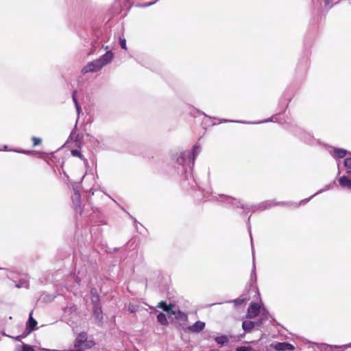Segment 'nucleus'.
<instances>
[{
	"mask_svg": "<svg viewBox=\"0 0 351 351\" xmlns=\"http://www.w3.org/2000/svg\"><path fill=\"white\" fill-rule=\"evenodd\" d=\"M95 345V342L87 339L86 332L80 333L75 339L74 348L66 351H85V349L90 348Z\"/></svg>",
	"mask_w": 351,
	"mask_h": 351,
	"instance_id": "1",
	"label": "nucleus"
},
{
	"mask_svg": "<svg viewBox=\"0 0 351 351\" xmlns=\"http://www.w3.org/2000/svg\"><path fill=\"white\" fill-rule=\"evenodd\" d=\"M269 347L276 351H293L295 350L293 345L287 342H274Z\"/></svg>",
	"mask_w": 351,
	"mask_h": 351,
	"instance_id": "2",
	"label": "nucleus"
},
{
	"mask_svg": "<svg viewBox=\"0 0 351 351\" xmlns=\"http://www.w3.org/2000/svg\"><path fill=\"white\" fill-rule=\"evenodd\" d=\"M261 306L258 303L252 302L247 309L246 317L249 319L256 317L260 313Z\"/></svg>",
	"mask_w": 351,
	"mask_h": 351,
	"instance_id": "3",
	"label": "nucleus"
},
{
	"mask_svg": "<svg viewBox=\"0 0 351 351\" xmlns=\"http://www.w3.org/2000/svg\"><path fill=\"white\" fill-rule=\"evenodd\" d=\"M102 68L99 61L97 59L88 63L82 70L84 73L88 72H95L100 70Z\"/></svg>",
	"mask_w": 351,
	"mask_h": 351,
	"instance_id": "4",
	"label": "nucleus"
},
{
	"mask_svg": "<svg viewBox=\"0 0 351 351\" xmlns=\"http://www.w3.org/2000/svg\"><path fill=\"white\" fill-rule=\"evenodd\" d=\"M113 56L114 55L112 52L108 51L97 60L99 61V63L101 64V66L103 67L105 65L109 64L112 61Z\"/></svg>",
	"mask_w": 351,
	"mask_h": 351,
	"instance_id": "5",
	"label": "nucleus"
},
{
	"mask_svg": "<svg viewBox=\"0 0 351 351\" xmlns=\"http://www.w3.org/2000/svg\"><path fill=\"white\" fill-rule=\"evenodd\" d=\"M262 324V321H258L257 322H254L252 321H244L242 324L243 329L245 332H250L252 329L254 327V326H260Z\"/></svg>",
	"mask_w": 351,
	"mask_h": 351,
	"instance_id": "6",
	"label": "nucleus"
},
{
	"mask_svg": "<svg viewBox=\"0 0 351 351\" xmlns=\"http://www.w3.org/2000/svg\"><path fill=\"white\" fill-rule=\"evenodd\" d=\"M201 152V147L199 145H195L193 147V150L191 153H189L187 156L191 160L192 165H194L196 157L199 155Z\"/></svg>",
	"mask_w": 351,
	"mask_h": 351,
	"instance_id": "7",
	"label": "nucleus"
},
{
	"mask_svg": "<svg viewBox=\"0 0 351 351\" xmlns=\"http://www.w3.org/2000/svg\"><path fill=\"white\" fill-rule=\"evenodd\" d=\"M339 185L345 189L351 190V178L343 176L339 178Z\"/></svg>",
	"mask_w": 351,
	"mask_h": 351,
	"instance_id": "8",
	"label": "nucleus"
},
{
	"mask_svg": "<svg viewBox=\"0 0 351 351\" xmlns=\"http://www.w3.org/2000/svg\"><path fill=\"white\" fill-rule=\"evenodd\" d=\"M169 315H175L178 319L185 320L187 318L186 313L182 312L179 309H174V307H171V311L169 312Z\"/></svg>",
	"mask_w": 351,
	"mask_h": 351,
	"instance_id": "9",
	"label": "nucleus"
},
{
	"mask_svg": "<svg viewBox=\"0 0 351 351\" xmlns=\"http://www.w3.org/2000/svg\"><path fill=\"white\" fill-rule=\"evenodd\" d=\"M205 327V323L201 321L196 322L193 325L189 326V329L193 332H199Z\"/></svg>",
	"mask_w": 351,
	"mask_h": 351,
	"instance_id": "10",
	"label": "nucleus"
},
{
	"mask_svg": "<svg viewBox=\"0 0 351 351\" xmlns=\"http://www.w3.org/2000/svg\"><path fill=\"white\" fill-rule=\"evenodd\" d=\"M347 154V151L343 149H334L333 152H331V154L335 158H342L346 156Z\"/></svg>",
	"mask_w": 351,
	"mask_h": 351,
	"instance_id": "11",
	"label": "nucleus"
},
{
	"mask_svg": "<svg viewBox=\"0 0 351 351\" xmlns=\"http://www.w3.org/2000/svg\"><path fill=\"white\" fill-rule=\"evenodd\" d=\"M93 314L95 319L100 322L102 319V311L100 305H95L93 307Z\"/></svg>",
	"mask_w": 351,
	"mask_h": 351,
	"instance_id": "12",
	"label": "nucleus"
},
{
	"mask_svg": "<svg viewBox=\"0 0 351 351\" xmlns=\"http://www.w3.org/2000/svg\"><path fill=\"white\" fill-rule=\"evenodd\" d=\"M157 307L163 309L165 312L169 313V311H171V307H174V305H167L165 302L161 301L160 302L158 303Z\"/></svg>",
	"mask_w": 351,
	"mask_h": 351,
	"instance_id": "13",
	"label": "nucleus"
},
{
	"mask_svg": "<svg viewBox=\"0 0 351 351\" xmlns=\"http://www.w3.org/2000/svg\"><path fill=\"white\" fill-rule=\"evenodd\" d=\"M157 320L159 323H160L162 325H167L168 322L166 317V315L162 313H160L157 316Z\"/></svg>",
	"mask_w": 351,
	"mask_h": 351,
	"instance_id": "14",
	"label": "nucleus"
},
{
	"mask_svg": "<svg viewBox=\"0 0 351 351\" xmlns=\"http://www.w3.org/2000/svg\"><path fill=\"white\" fill-rule=\"evenodd\" d=\"M36 324H37V322L34 319H33V317H32V313H31L29 314V321H28V326L32 330H34Z\"/></svg>",
	"mask_w": 351,
	"mask_h": 351,
	"instance_id": "15",
	"label": "nucleus"
},
{
	"mask_svg": "<svg viewBox=\"0 0 351 351\" xmlns=\"http://www.w3.org/2000/svg\"><path fill=\"white\" fill-rule=\"evenodd\" d=\"M72 199L74 204L76 205H80V195L77 191H75L73 196L72 197Z\"/></svg>",
	"mask_w": 351,
	"mask_h": 351,
	"instance_id": "16",
	"label": "nucleus"
},
{
	"mask_svg": "<svg viewBox=\"0 0 351 351\" xmlns=\"http://www.w3.org/2000/svg\"><path fill=\"white\" fill-rule=\"evenodd\" d=\"M260 313H261V316H262V319H261V321L263 322V320L268 319L269 313H268V311L266 310V308L264 306H261V309Z\"/></svg>",
	"mask_w": 351,
	"mask_h": 351,
	"instance_id": "17",
	"label": "nucleus"
},
{
	"mask_svg": "<svg viewBox=\"0 0 351 351\" xmlns=\"http://www.w3.org/2000/svg\"><path fill=\"white\" fill-rule=\"evenodd\" d=\"M215 341L219 344H223L228 342V339L226 336H221L216 337Z\"/></svg>",
	"mask_w": 351,
	"mask_h": 351,
	"instance_id": "18",
	"label": "nucleus"
},
{
	"mask_svg": "<svg viewBox=\"0 0 351 351\" xmlns=\"http://www.w3.org/2000/svg\"><path fill=\"white\" fill-rule=\"evenodd\" d=\"M138 309V306L136 304H130L128 305V311L130 312L131 313H134L135 312H136Z\"/></svg>",
	"mask_w": 351,
	"mask_h": 351,
	"instance_id": "19",
	"label": "nucleus"
},
{
	"mask_svg": "<svg viewBox=\"0 0 351 351\" xmlns=\"http://www.w3.org/2000/svg\"><path fill=\"white\" fill-rule=\"evenodd\" d=\"M91 301L93 303L94 306L99 305V296L97 294H92Z\"/></svg>",
	"mask_w": 351,
	"mask_h": 351,
	"instance_id": "20",
	"label": "nucleus"
},
{
	"mask_svg": "<svg viewBox=\"0 0 351 351\" xmlns=\"http://www.w3.org/2000/svg\"><path fill=\"white\" fill-rule=\"evenodd\" d=\"M252 348L250 346H241L237 348V351H251Z\"/></svg>",
	"mask_w": 351,
	"mask_h": 351,
	"instance_id": "21",
	"label": "nucleus"
},
{
	"mask_svg": "<svg viewBox=\"0 0 351 351\" xmlns=\"http://www.w3.org/2000/svg\"><path fill=\"white\" fill-rule=\"evenodd\" d=\"M344 166L347 169H351V158H348L344 160Z\"/></svg>",
	"mask_w": 351,
	"mask_h": 351,
	"instance_id": "22",
	"label": "nucleus"
},
{
	"mask_svg": "<svg viewBox=\"0 0 351 351\" xmlns=\"http://www.w3.org/2000/svg\"><path fill=\"white\" fill-rule=\"evenodd\" d=\"M22 351H34V350L32 346L25 344L22 347Z\"/></svg>",
	"mask_w": 351,
	"mask_h": 351,
	"instance_id": "23",
	"label": "nucleus"
},
{
	"mask_svg": "<svg viewBox=\"0 0 351 351\" xmlns=\"http://www.w3.org/2000/svg\"><path fill=\"white\" fill-rule=\"evenodd\" d=\"M71 154L73 156H76V157H80V158H82V154L80 153V152L77 149H73L71 151Z\"/></svg>",
	"mask_w": 351,
	"mask_h": 351,
	"instance_id": "24",
	"label": "nucleus"
},
{
	"mask_svg": "<svg viewBox=\"0 0 351 351\" xmlns=\"http://www.w3.org/2000/svg\"><path fill=\"white\" fill-rule=\"evenodd\" d=\"M120 45L122 49H126V40L124 38H120Z\"/></svg>",
	"mask_w": 351,
	"mask_h": 351,
	"instance_id": "25",
	"label": "nucleus"
},
{
	"mask_svg": "<svg viewBox=\"0 0 351 351\" xmlns=\"http://www.w3.org/2000/svg\"><path fill=\"white\" fill-rule=\"evenodd\" d=\"M32 141L34 142V146H36L41 143V139L37 137H33Z\"/></svg>",
	"mask_w": 351,
	"mask_h": 351,
	"instance_id": "26",
	"label": "nucleus"
},
{
	"mask_svg": "<svg viewBox=\"0 0 351 351\" xmlns=\"http://www.w3.org/2000/svg\"><path fill=\"white\" fill-rule=\"evenodd\" d=\"M75 108H76V110L77 112V115L79 116V114L81 112V107H80V104H78V102H75Z\"/></svg>",
	"mask_w": 351,
	"mask_h": 351,
	"instance_id": "27",
	"label": "nucleus"
},
{
	"mask_svg": "<svg viewBox=\"0 0 351 351\" xmlns=\"http://www.w3.org/2000/svg\"><path fill=\"white\" fill-rule=\"evenodd\" d=\"M243 302V300L237 299L234 300V303L237 305H240Z\"/></svg>",
	"mask_w": 351,
	"mask_h": 351,
	"instance_id": "28",
	"label": "nucleus"
},
{
	"mask_svg": "<svg viewBox=\"0 0 351 351\" xmlns=\"http://www.w3.org/2000/svg\"><path fill=\"white\" fill-rule=\"evenodd\" d=\"M333 0H325V3L327 5H330L332 3Z\"/></svg>",
	"mask_w": 351,
	"mask_h": 351,
	"instance_id": "29",
	"label": "nucleus"
},
{
	"mask_svg": "<svg viewBox=\"0 0 351 351\" xmlns=\"http://www.w3.org/2000/svg\"><path fill=\"white\" fill-rule=\"evenodd\" d=\"M73 101L75 104V102H77V101L76 99V97H75V93H73Z\"/></svg>",
	"mask_w": 351,
	"mask_h": 351,
	"instance_id": "30",
	"label": "nucleus"
},
{
	"mask_svg": "<svg viewBox=\"0 0 351 351\" xmlns=\"http://www.w3.org/2000/svg\"><path fill=\"white\" fill-rule=\"evenodd\" d=\"M43 350H46V351H66V350H47V349H43Z\"/></svg>",
	"mask_w": 351,
	"mask_h": 351,
	"instance_id": "31",
	"label": "nucleus"
},
{
	"mask_svg": "<svg viewBox=\"0 0 351 351\" xmlns=\"http://www.w3.org/2000/svg\"><path fill=\"white\" fill-rule=\"evenodd\" d=\"M222 122L226 123V122H233V121L228 120V119H223L221 121Z\"/></svg>",
	"mask_w": 351,
	"mask_h": 351,
	"instance_id": "32",
	"label": "nucleus"
},
{
	"mask_svg": "<svg viewBox=\"0 0 351 351\" xmlns=\"http://www.w3.org/2000/svg\"><path fill=\"white\" fill-rule=\"evenodd\" d=\"M347 173H349V174H351V170H350H350H348V171H347Z\"/></svg>",
	"mask_w": 351,
	"mask_h": 351,
	"instance_id": "33",
	"label": "nucleus"
},
{
	"mask_svg": "<svg viewBox=\"0 0 351 351\" xmlns=\"http://www.w3.org/2000/svg\"><path fill=\"white\" fill-rule=\"evenodd\" d=\"M315 195H316V193H314L313 195H311V197H313Z\"/></svg>",
	"mask_w": 351,
	"mask_h": 351,
	"instance_id": "34",
	"label": "nucleus"
},
{
	"mask_svg": "<svg viewBox=\"0 0 351 351\" xmlns=\"http://www.w3.org/2000/svg\"><path fill=\"white\" fill-rule=\"evenodd\" d=\"M315 195H316V193H314L313 195H311V197H313Z\"/></svg>",
	"mask_w": 351,
	"mask_h": 351,
	"instance_id": "35",
	"label": "nucleus"
},
{
	"mask_svg": "<svg viewBox=\"0 0 351 351\" xmlns=\"http://www.w3.org/2000/svg\"><path fill=\"white\" fill-rule=\"evenodd\" d=\"M315 195H316V193H314L313 195H311V197H313Z\"/></svg>",
	"mask_w": 351,
	"mask_h": 351,
	"instance_id": "36",
	"label": "nucleus"
},
{
	"mask_svg": "<svg viewBox=\"0 0 351 351\" xmlns=\"http://www.w3.org/2000/svg\"><path fill=\"white\" fill-rule=\"evenodd\" d=\"M315 195H316V193H314L313 195H311V197H313Z\"/></svg>",
	"mask_w": 351,
	"mask_h": 351,
	"instance_id": "37",
	"label": "nucleus"
},
{
	"mask_svg": "<svg viewBox=\"0 0 351 351\" xmlns=\"http://www.w3.org/2000/svg\"><path fill=\"white\" fill-rule=\"evenodd\" d=\"M23 285H16L17 287H21Z\"/></svg>",
	"mask_w": 351,
	"mask_h": 351,
	"instance_id": "38",
	"label": "nucleus"
},
{
	"mask_svg": "<svg viewBox=\"0 0 351 351\" xmlns=\"http://www.w3.org/2000/svg\"><path fill=\"white\" fill-rule=\"evenodd\" d=\"M233 122H235L234 121H233ZM237 123H241V121H237Z\"/></svg>",
	"mask_w": 351,
	"mask_h": 351,
	"instance_id": "39",
	"label": "nucleus"
},
{
	"mask_svg": "<svg viewBox=\"0 0 351 351\" xmlns=\"http://www.w3.org/2000/svg\"><path fill=\"white\" fill-rule=\"evenodd\" d=\"M233 122H235L234 121H233ZM237 123H241V121H237Z\"/></svg>",
	"mask_w": 351,
	"mask_h": 351,
	"instance_id": "40",
	"label": "nucleus"
},
{
	"mask_svg": "<svg viewBox=\"0 0 351 351\" xmlns=\"http://www.w3.org/2000/svg\"><path fill=\"white\" fill-rule=\"evenodd\" d=\"M349 346H351V344Z\"/></svg>",
	"mask_w": 351,
	"mask_h": 351,
	"instance_id": "41",
	"label": "nucleus"
}]
</instances>
